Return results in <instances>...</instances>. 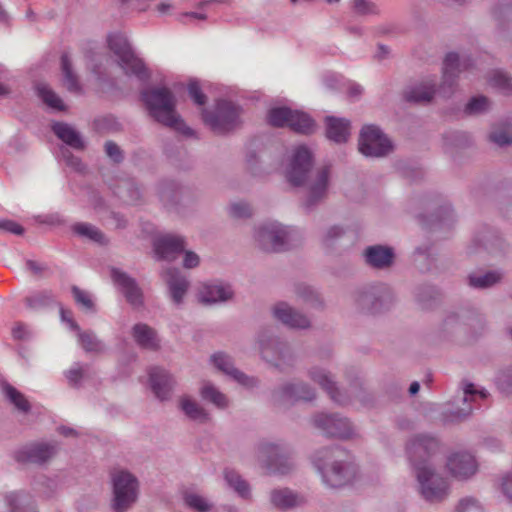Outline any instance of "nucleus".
Wrapping results in <instances>:
<instances>
[{
	"label": "nucleus",
	"instance_id": "f257e3e1",
	"mask_svg": "<svg viewBox=\"0 0 512 512\" xmlns=\"http://www.w3.org/2000/svg\"><path fill=\"white\" fill-rule=\"evenodd\" d=\"M313 158L308 148L297 147L286 169V179L294 187L307 186L308 195L303 203L306 211H311L325 198L329 182V167L320 168L312 174Z\"/></svg>",
	"mask_w": 512,
	"mask_h": 512
},
{
	"label": "nucleus",
	"instance_id": "f03ea898",
	"mask_svg": "<svg viewBox=\"0 0 512 512\" xmlns=\"http://www.w3.org/2000/svg\"><path fill=\"white\" fill-rule=\"evenodd\" d=\"M141 100L146 106L148 114L156 122L174 129L185 136L194 135L192 128L187 126L176 112V99L170 89L154 87L141 92Z\"/></svg>",
	"mask_w": 512,
	"mask_h": 512
},
{
	"label": "nucleus",
	"instance_id": "7ed1b4c3",
	"mask_svg": "<svg viewBox=\"0 0 512 512\" xmlns=\"http://www.w3.org/2000/svg\"><path fill=\"white\" fill-rule=\"evenodd\" d=\"M344 454V451L336 446L321 449L313 456V464L326 485L337 488L354 479L355 467L344 459Z\"/></svg>",
	"mask_w": 512,
	"mask_h": 512
},
{
	"label": "nucleus",
	"instance_id": "20e7f679",
	"mask_svg": "<svg viewBox=\"0 0 512 512\" xmlns=\"http://www.w3.org/2000/svg\"><path fill=\"white\" fill-rule=\"evenodd\" d=\"M242 109L227 100H218L213 110H202V120L211 131L218 135L228 134L241 125Z\"/></svg>",
	"mask_w": 512,
	"mask_h": 512
},
{
	"label": "nucleus",
	"instance_id": "39448f33",
	"mask_svg": "<svg viewBox=\"0 0 512 512\" xmlns=\"http://www.w3.org/2000/svg\"><path fill=\"white\" fill-rule=\"evenodd\" d=\"M108 47L117 56L118 64L128 76H135L141 81H147L150 73L142 59L132 50L127 38L121 34L108 36Z\"/></svg>",
	"mask_w": 512,
	"mask_h": 512
},
{
	"label": "nucleus",
	"instance_id": "423d86ee",
	"mask_svg": "<svg viewBox=\"0 0 512 512\" xmlns=\"http://www.w3.org/2000/svg\"><path fill=\"white\" fill-rule=\"evenodd\" d=\"M257 459L268 473L287 474L293 468L289 450L274 443H259L257 447Z\"/></svg>",
	"mask_w": 512,
	"mask_h": 512
},
{
	"label": "nucleus",
	"instance_id": "0eeeda50",
	"mask_svg": "<svg viewBox=\"0 0 512 512\" xmlns=\"http://www.w3.org/2000/svg\"><path fill=\"white\" fill-rule=\"evenodd\" d=\"M115 512H125L137 499L138 481L128 471H118L112 476Z\"/></svg>",
	"mask_w": 512,
	"mask_h": 512
},
{
	"label": "nucleus",
	"instance_id": "6e6552de",
	"mask_svg": "<svg viewBox=\"0 0 512 512\" xmlns=\"http://www.w3.org/2000/svg\"><path fill=\"white\" fill-rule=\"evenodd\" d=\"M359 151L366 157H384L393 150L390 139L376 125H365L361 129Z\"/></svg>",
	"mask_w": 512,
	"mask_h": 512
},
{
	"label": "nucleus",
	"instance_id": "1a4fd4ad",
	"mask_svg": "<svg viewBox=\"0 0 512 512\" xmlns=\"http://www.w3.org/2000/svg\"><path fill=\"white\" fill-rule=\"evenodd\" d=\"M393 296L388 286L377 284L365 287L357 292L356 304L366 313L376 314L389 308Z\"/></svg>",
	"mask_w": 512,
	"mask_h": 512
},
{
	"label": "nucleus",
	"instance_id": "9d476101",
	"mask_svg": "<svg viewBox=\"0 0 512 512\" xmlns=\"http://www.w3.org/2000/svg\"><path fill=\"white\" fill-rule=\"evenodd\" d=\"M421 496L430 503L443 501L449 494L447 480L434 472L432 467H420L416 473Z\"/></svg>",
	"mask_w": 512,
	"mask_h": 512
},
{
	"label": "nucleus",
	"instance_id": "9b49d317",
	"mask_svg": "<svg viewBox=\"0 0 512 512\" xmlns=\"http://www.w3.org/2000/svg\"><path fill=\"white\" fill-rule=\"evenodd\" d=\"M438 450L439 441L435 437L427 434L414 436L408 442L406 451L415 473L418 472L420 467H431L429 461Z\"/></svg>",
	"mask_w": 512,
	"mask_h": 512
},
{
	"label": "nucleus",
	"instance_id": "f8f14e48",
	"mask_svg": "<svg viewBox=\"0 0 512 512\" xmlns=\"http://www.w3.org/2000/svg\"><path fill=\"white\" fill-rule=\"evenodd\" d=\"M255 238L262 250L281 252L287 248L288 230L276 222L264 223L256 230Z\"/></svg>",
	"mask_w": 512,
	"mask_h": 512
},
{
	"label": "nucleus",
	"instance_id": "ddd939ff",
	"mask_svg": "<svg viewBox=\"0 0 512 512\" xmlns=\"http://www.w3.org/2000/svg\"><path fill=\"white\" fill-rule=\"evenodd\" d=\"M259 345L262 358L272 363L276 368L283 371L285 365H292L293 355L290 348L287 343L279 338L261 335L259 337Z\"/></svg>",
	"mask_w": 512,
	"mask_h": 512
},
{
	"label": "nucleus",
	"instance_id": "4468645a",
	"mask_svg": "<svg viewBox=\"0 0 512 512\" xmlns=\"http://www.w3.org/2000/svg\"><path fill=\"white\" fill-rule=\"evenodd\" d=\"M110 277L114 286L125 297L126 301L130 305L133 307H140L143 305V292L135 278L116 267H112L110 269Z\"/></svg>",
	"mask_w": 512,
	"mask_h": 512
},
{
	"label": "nucleus",
	"instance_id": "2eb2a0df",
	"mask_svg": "<svg viewBox=\"0 0 512 512\" xmlns=\"http://www.w3.org/2000/svg\"><path fill=\"white\" fill-rule=\"evenodd\" d=\"M313 424L330 437L348 439L353 436V428L348 419L338 414L319 413L313 417Z\"/></svg>",
	"mask_w": 512,
	"mask_h": 512
},
{
	"label": "nucleus",
	"instance_id": "dca6fc26",
	"mask_svg": "<svg viewBox=\"0 0 512 512\" xmlns=\"http://www.w3.org/2000/svg\"><path fill=\"white\" fill-rule=\"evenodd\" d=\"M471 66L472 59L470 57L460 59L457 53H448L443 61V80L440 86L441 93L444 95L451 94L459 73L463 70H467Z\"/></svg>",
	"mask_w": 512,
	"mask_h": 512
},
{
	"label": "nucleus",
	"instance_id": "f3484780",
	"mask_svg": "<svg viewBox=\"0 0 512 512\" xmlns=\"http://www.w3.org/2000/svg\"><path fill=\"white\" fill-rule=\"evenodd\" d=\"M57 452L53 444L34 443L26 445L13 453L14 459L19 463L44 464Z\"/></svg>",
	"mask_w": 512,
	"mask_h": 512
},
{
	"label": "nucleus",
	"instance_id": "a211bd4d",
	"mask_svg": "<svg viewBox=\"0 0 512 512\" xmlns=\"http://www.w3.org/2000/svg\"><path fill=\"white\" fill-rule=\"evenodd\" d=\"M446 466L449 473L458 480H467L475 475L478 470L475 457L468 452H458L450 455Z\"/></svg>",
	"mask_w": 512,
	"mask_h": 512
},
{
	"label": "nucleus",
	"instance_id": "6ab92c4d",
	"mask_svg": "<svg viewBox=\"0 0 512 512\" xmlns=\"http://www.w3.org/2000/svg\"><path fill=\"white\" fill-rule=\"evenodd\" d=\"M272 397L277 403L295 402L299 400L312 401L315 398V391L303 382L287 383L274 389Z\"/></svg>",
	"mask_w": 512,
	"mask_h": 512
},
{
	"label": "nucleus",
	"instance_id": "aec40b11",
	"mask_svg": "<svg viewBox=\"0 0 512 512\" xmlns=\"http://www.w3.org/2000/svg\"><path fill=\"white\" fill-rule=\"evenodd\" d=\"M309 376L329 395L333 402L339 405H346L350 402L349 396L339 391L333 376L325 369L313 367L309 371Z\"/></svg>",
	"mask_w": 512,
	"mask_h": 512
},
{
	"label": "nucleus",
	"instance_id": "412c9836",
	"mask_svg": "<svg viewBox=\"0 0 512 512\" xmlns=\"http://www.w3.org/2000/svg\"><path fill=\"white\" fill-rule=\"evenodd\" d=\"M184 237L166 234L154 242V250L160 259L172 261L185 251Z\"/></svg>",
	"mask_w": 512,
	"mask_h": 512
},
{
	"label": "nucleus",
	"instance_id": "4be33fe9",
	"mask_svg": "<svg viewBox=\"0 0 512 512\" xmlns=\"http://www.w3.org/2000/svg\"><path fill=\"white\" fill-rule=\"evenodd\" d=\"M149 383L156 398L165 401L170 398L175 381L165 369L152 367L149 370Z\"/></svg>",
	"mask_w": 512,
	"mask_h": 512
},
{
	"label": "nucleus",
	"instance_id": "5701e85b",
	"mask_svg": "<svg viewBox=\"0 0 512 512\" xmlns=\"http://www.w3.org/2000/svg\"><path fill=\"white\" fill-rule=\"evenodd\" d=\"M273 315L278 321L289 328L305 329L310 326V320L286 302L277 303L273 308Z\"/></svg>",
	"mask_w": 512,
	"mask_h": 512
},
{
	"label": "nucleus",
	"instance_id": "b1692460",
	"mask_svg": "<svg viewBox=\"0 0 512 512\" xmlns=\"http://www.w3.org/2000/svg\"><path fill=\"white\" fill-rule=\"evenodd\" d=\"M214 366L225 374L231 376L235 381L246 387H254L257 380L253 377L245 375L243 372L234 367L232 359L225 353L218 352L211 356Z\"/></svg>",
	"mask_w": 512,
	"mask_h": 512
},
{
	"label": "nucleus",
	"instance_id": "393cba45",
	"mask_svg": "<svg viewBox=\"0 0 512 512\" xmlns=\"http://www.w3.org/2000/svg\"><path fill=\"white\" fill-rule=\"evenodd\" d=\"M363 256L368 266L375 269H386L393 264L395 254L391 247L373 245L364 250Z\"/></svg>",
	"mask_w": 512,
	"mask_h": 512
},
{
	"label": "nucleus",
	"instance_id": "a878e982",
	"mask_svg": "<svg viewBox=\"0 0 512 512\" xmlns=\"http://www.w3.org/2000/svg\"><path fill=\"white\" fill-rule=\"evenodd\" d=\"M135 343L142 349L156 351L160 348V340L155 329L145 323H137L132 327Z\"/></svg>",
	"mask_w": 512,
	"mask_h": 512
},
{
	"label": "nucleus",
	"instance_id": "bb28decb",
	"mask_svg": "<svg viewBox=\"0 0 512 512\" xmlns=\"http://www.w3.org/2000/svg\"><path fill=\"white\" fill-rule=\"evenodd\" d=\"M4 500L10 512H39L33 496L28 492H9Z\"/></svg>",
	"mask_w": 512,
	"mask_h": 512
},
{
	"label": "nucleus",
	"instance_id": "cd10ccee",
	"mask_svg": "<svg viewBox=\"0 0 512 512\" xmlns=\"http://www.w3.org/2000/svg\"><path fill=\"white\" fill-rule=\"evenodd\" d=\"M326 136L329 140L342 144L350 136V121L346 118L327 116L325 118Z\"/></svg>",
	"mask_w": 512,
	"mask_h": 512
},
{
	"label": "nucleus",
	"instance_id": "c85d7f7f",
	"mask_svg": "<svg viewBox=\"0 0 512 512\" xmlns=\"http://www.w3.org/2000/svg\"><path fill=\"white\" fill-rule=\"evenodd\" d=\"M52 131L67 146L75 150L85 149V141L71 125L64 122H55L52 124Z\"/></svg>",
	"mask_w": 512,
	"mask_h": 512
},
{
	"label": "nucleus",
	"instance_id": "c756f323",
	"mask_svg": "<svg viewBox=\"0 0 512 512\" xmlns=\"http://www.w3.org/2000/svg\"><path fill=\"white\" fill-rule=\"evenodd\" d=\"M166 281L173 302L177 305L181 304L189 287L188 280L179 270L168 269L166 271Z\"/></svg>",
	"mask_w": 512,
	"mask_h": 512
},
{
	"label": "nucleus",
	"instance_id": "7c9ffc66",
	"mask_svg": "<svg viewBox=\"0 0 512 512\" xmlns=\"http://www.w3.org/2000/svg\"><path fill=\"white\" fill-rule=\"evenodd\" d=\"M435 87L436 83L434 80L416 84L405 90L404 98L407 102L411 103H429L435 95Z\"/></svg>",
	"mask_w": 512,
	"mask_h": 512
},
{
	"label": "nucleus",
	"instance_id": "2f4dec72",
	"mask_svg": "<svg viewBox=\"0 0 512 512\" xmlns=\"http://www.w3.org/2000/svg\"><path fill=\"white\" fill-rule=\"evenodd\" d=\"M233 291L229 285L221 283L205 284L200 292V299L203 303L213 304L224 302L232 298Z\"/></svg>",
	"mask_w": 512,
	"mask_h": 512
},
{
	"label": "nucleus",
	"instance_id": "473e14b6",
	"mask_svg": "<svg viewBox=\"0 0 512 512\" xmlns=\"http://www.w3.org/2000/svg\"><path fill=\"white\" fill-rule=\"evenodd\" d=\"M61 70L63 75V84L71 93H81L82 86L79 83L78 76L73 71L72 62L68 53L61 55Z\"/></svg>",
	"mask_w": 512,
	"mask_h": 512
},
{
	"label": "nucleus",
	"instance_id": "72a5a7b5",
	"mask_svg": "<svg viewBox=\"0 0 512 512\" xmlns=\"http://www.w3.org/2000/svg\"><path fill=\"white\" fill-rule=\"evenodd\" d=\"M71 230L76 235H78L82 238H86L92 242H95V243H98L101 245L108 244V239L106 238L104 233L99 228H97L96 226H94L92 224L78 222V223H75L74 225H72Z\"/></svg>",
	"mask_w": 512,
	"mask_h": 512
},
{
	"label": "nucleus",
	"instance_id": "f704fd0d",
	"mask_svg": "<svg viewBox=\"0 0 512 512\" xmlns=\"http://www.w3.org/2000/svg\"><path fill=\"white\" fill-rule=\"evenodd\" d=\"M271 503L280 509H288L299 505V496L290 489H275L270 493Z\"/></svg>",
	"mask_w": 512,
	"mask_h": 512
},
{
	"label": "nucleus",
	"instance_id": "c9c22d12",
	"mask_svg": "<svg viewBox=\"0 0 512 512\" xmlns=\"http://www.w3.org/2000/svg\"><path fill=\"white\" fill-rule=\"evenodd\" d=\"M180 409L184 414L193 421L206 423L210 417L207 411L201 407L196 401L189 397H182L180 400Z\"/></svg>",
	"mask_w": 512,
	"mask_h": 512
},
{
	"label": "nucleus",
	"instance_id": "e433bc0d",
	"mask_svg": "<svg viewBox=\"0 0 512 512\" xmlns=\"http://www.w3.org/2000/svg\"><path fill=\"white\" fill-rule=\"evenodd\" d=\"M288 127L296 133L311 134L315 130V122L308 114L294 110Z\"/></svg>",
	"mask_w": 512,
	"mask_h": 512
},
{
	"label": "nucleus",
	"instance_id": "4c0bfd02",
	"mask_svg": "<svg viewBox=\"0 0 512 512\" xmlns=\"http://www.w3.org/2000/svg\"><path fill=\"white\" fill-rule=\"evenodd\" d=\"M503 277L500 271H488L484 274H470L468 276L469 286L477 289H487L501 281Z\"/></svg>",
	"mask_w": 512,
	"mask_h": 512
},
{
	"label": "nucleus",
	"instance_id": "58836bf2",
	"mask_svg": "<svg viewBox=\"0 0 512 512\" xmlns=\"http://www.w3.org/2000/svg\"><path fill=\"white\" fill-rule=\"evenodd\" d=\"M1 391L4 396L20 411L28 412L31 406L25 396L18 391L14 386L8 382H3L0 385Z\"/></svg>",
	"mask_w": 512,
	"mask_h": 512
},
{
	"label": "nucleus",
	"instance_id": "ea45409f",
	"mask_svg": "<svg viewBox=\"0 0 512 512\" xmlns=\"http://www.w3.org/2000/svg\"><path fill=\"white\" fill-rule=\"evenodd\" d=\"M453 210L450 205L441 206L437 214L432 215L430 220L420 217V222L425 228L441 227L453 222Z\"/></svg>",
	"mask_w": 512,
	"mask_h": 512
},
{
	"label": "nucleus",
	"instance_id": "a19ab883",
	"mask_svg": "<svg viewBox=\"0 0 512 512\" xmlns=\"http://www.w3.org/2000/svg\"><path fill=\"white\" fill-rule=\"evenodd\" d=\"M224 478L228 486L239 496L242 498H248L250 496L249 484L236 471L226 469L224 472Z\"/></svg>",
	"mask_w": 512,
	"mask_h": 512
},
{
	"label": "nucleus",
	"instance_id": "79ce46f5",
	"mask_svg": "<svg viewBox=\"0 0 512 512\" xmlns=\"http://www.w3.org/2000/svg\"><path fill=\"white\" fill-rule=\"evenodd\" d=\"M200 395L203 400L211 402L220 409H224L228 406V400L226 396L209 382L203 384L200 389Z\"/></svg>",
	"mask_w": 512,
	"mask_h": 512
},
{
	"label": "nucleus",
	"instance_id": "37998d69",
	"mask_svg": "<svg viewBox=\"0 0 512 512\" xmlns=\"http://www.w3.org/2000/svg\"><path fill=\"white\" fill-rule=\"evenodd\" d=\"M36 89L38 96L50 108L58 111L66 109L62 99L47 84H38Z\"/></svg>",
	"mask_w": 512,
	"mask_h": 512
},
{
	"label": "nucleus",
	"instance_id": "c03bdc74",
	"mask_svg": "<svg viewBox=\"0 0 512 512\" xmlns=\"http://www.w3.org/2000/svg\"><path fill=\"white\" fill-rule=\"evenodd\" d=\"M294 110L288 107H275L269 110L267 121L273 127H285L289 125Z\"/></svg>",
	"mask_w": 512,
	"mask_h": 512
},
{
	"label": "nucleus",
	"instance_id": "a18cd8bd",
	"mask_svg": "<svg viewBox=\"0 0 512 512\" xmlns=\"http://www.w3.org/2000/svg\"><path fill=\"white\" fill-rule=\"evenodd\" d=\"M79 342L86 352L100 353L104 351L103 343L93 332H81L79 330Z\"/></svg>",
	"mask_w": 512,
	"mask_h": 512
},
{
	"label": "nucleus",
	"instance_id": "49530a36",
	"mask_svg": "<svg viewBox=\"0 0 512 512\" xmlns=\"http://www.w3.org/2000/svg\"><path fill=\"white\" fill-rule=\"evenodd\" d=\"M489 83L505 95L512 94V77L502 71H494L489 79Z\"/></svg>",
	"mask_w": 512,
	"mask_h": 512
},
{
	"label": "nucleus",
	"instance_id": "de8ad7c7",
	"mask_svg": "<svg viewBox=\"0 0 512 512\" xmlns=\"http://www.w3.org/2000/svg\"><path fill=\"white\" fill-rule=\"evenodd\" d=\"M352 8L357 15L361 16L378 15L380 13L378 5L371 0H352Z\"/></svg>",
	"mask_w": 512,
	"mask_h": 512
},
{
	"label": "nucleus",
	"instance_id": "09e8293b",
	"mask_svg": "<svg viewBox=\"0 0 512 512\" xmlns=\"http://www.w3.org/2000/svg\"><path fill=\"white\" fill-rule=\"evenodd\" d=\"M489 106L490 102L486 96L472 97L465 106V113L468 115L484 113L489 109Z\"/></svg>",
	"mask_w": 512,
	"mask_h": 512
},
{
	"label": "nucleus",
	"instance_id": "8fccbe9b",
	"mask_svg": "<svg viewBox=\"0 0 512 512\" xmlns=\"http://www.w3.org/2000/svg\"><path fill=\"white\" fill-rule=\"evenodd\" d=\"M295 293L299 299L311 306H315L319 302L318 294L306 284H297Z\"/></svg>",
	"mask_w": 512,
	"mask_h": 512
},
{
	"label": "nucleus",
	"instance_id": "3c124183",
	"mask_svg": "<svg viewBox=\"0 0 512 512\" xmlns=\"http://www.w3.org/2000/svg\"><path fill=\"white\" fill-rule=\"evenodd\" d=\"M185 504L196 512H208L209 503L202 496L194 493H188L184 496Z\"/></svg>",
	"mask_w": 512,
	"mask_h": 512
},
{
	"label": "nucleus",
	"instance_id": "603ef678",
	"mask_svg": "<svg viewBox=\"0 0 512 512\" xmlns=\"http://www.w3.org/2000/svg\"><path fill=\"white\" fill-rule=\"evenodd\" d=\"M71 291L74 296L75 302L79 306H81L84 310L89 311V312L95 311L94 302L87 292L81 290L77 286H72Z\"/></svg>",
	"mask_w": 512,
	"mask_h": 512
},
{
	"label": "nucleus",
	"instance_id": "864d4df0",
	"mask_svg": "<svg viewBox=\"0 0 512 512\" xmlns=\"http://www.w3.org/2000/svg\"><path fill=\"white\" fill-rule=\"evenodd\" d=\"M88 365H82L80 363H75L68 371H66L65 375L69 382V384L73 387H79L82 378L84 377V373Z\"/></svg>",
	"mask_w": 512,
	"mask_h": 512
},
{
	"label": "nucleus",
	"instance_id": "5fc2aeb1",
	"mask_svg": "<svg viewBox=\"0 0 512 512\" xmlns=\"http://www.w3.org/2000/svg\"><path fill=\"white\" fill-rule=\"evenodd\" d=\"M60 154L66 165L73 170L77 172H83L85 170V165L82 163L81 159L75 156L68 148L62 146L60 148Z\"/></svg>",
	"mask_w": 512,
	"mask_h": 512
},
{
	"label": "nucleus",
	"instance_id": "6e6d98bb",
	"mask_svg": "<svg viewBox=\"0 0 512 512\" xmlns=\"http://www.w3.org/2000/svg\"><path fill=\"white\" fill-rule=\"evenodd\" d=\"M188 94L193 102L198 106H204L207 102V96L202 92L199 83L195 80L188 83Z\"/></svg>",
	"mask_w": 512,
	"mask_h": 512
},
{
	"label": "nucleus",
	"instance_id": "4d7b16f0",
	"mask_svg": "<svg viewBox=\"0 0 512 512\" xmlns=\"http://www.w3.org/2000/svg\"><path fill=\"white\" fill-rule=\"evenodd\" d=\"M496 385L501 393L512 394V372L509 370L501 371L496 377Z\"/></svg>",
	"mask_w": 512,
	"mask_h": 512
},
{
	"label": "nucleus",
	"instance_id": "13d9d810",
	"mask_svg": "<svg viewBox=\"0 0 512 512\" xmlns=\"http://www.w3.org/2000/svg\"><path fill=\"white\" fill-rule=\"evenodd\" d=\"M436 291L431 286L421 287L417 290L416 298L423 308H429L435 300Z\"/></svg>",
	"mask_w": 512,
	"mask_h": 512
},
{
	"label": "nucleus",
	"instance_id": "bf43d9fd",
	"mask_svg": "<svg viewBox=\"0 0 512 512\" xmlns=\"http://www.w3.org/2000/svg\"><path fill=\"white\" fill-rule=\"evenodd\" d=\"M230 215L236 219H245L252 216V209L246 202H236L230 206Z\"/></svg>",
	"mask_w": 512,
	"mask_h": 512
},
{
	"label": "nucleus",
	"instance_id": "052dcab7",
	"mask_svg": "<svg viewBox=\"0 0 512 512\" xmlns=\"http://www.w3.org/2000/svg\"><path fill=\"white\" fill-rule=\"evenodd\" d=\"M456 512H483V509L475 498L465 497L459 501Z\"/></svg>",
	"mask_w": 512,
	"mask_h": 512
},
{
	"label": "nucleus",
	"instance_id": "680f3d73",
	"mask_svg": "<svg viewBox=\"0 0 512 512\" xmlns=\"http://www.w3.org/2000/svg\"><path fill=\"white\" fill-rule=\"evenodd\" d=\"M463 402L466 404L471 402L476 395H480L481 398L487 397V392L485 390H477L472 383H466L463 388Z\"/></svg>",
	"mask_w": 512,
	"mask_h": 512
},
{
	"label": "nucleus",
	"instance_id": "e2e57ef3",
	"mask_svg": "<svg viewBox=\"0 0 512 512\" xmlns=\"http://www.w3.org/2000/svg\"><path fill=\"white\" fill-rule=\"evenodd\" d=\"M489 138L500 147H504L512 143V135L504 130L491 133Z\"/></svg>",
	"mask_w": 512,
	"mask_h": 512
},
{
	"label": "nucleus",
	"instance_id": "0e129e2a",
	"mask_svg": "<svg viewBox=\"0 0 512 512\" xmlns=\"http://www.w3.org/2000/svg\"><path fill=\"white\" fill-rule=\"evenodd\" d=\"M471 413L472 407L470 405H466L465 408H457L455 410L447 411L445 416L449 421H460L468 417Z\"/></svg>",
	"mask_w": 512,
	"mask_h": 512
},
{
	"label": "nucleus",
	"instance_id": "69168bd1",
	"mask_svg": "<svg viewBox=\"0 0 512 512\" xmlns=\"http://www.w3.org/2000/svg\"><path fill=\"white\" fill-rule=\"evenodd\" d=\"M0 230L9 232L15 235H22L24 228L13 220L1 219L0 218Z\"/></svg>",
	"mask_w": 512,
	"mask_h": 512
},
{
	"label": "nucleus",
	"instance_id": "338daca9",
	"mask_svg": "<svg viewBox=\"0 0 512 512\" xmlns=\"http://www.w3.org/2000/svg\"><path fill=\"white\" fill-rule=\"evenodd\" d=\"M106 154L115 162L119 163L123 159L122 152L119 146L113 141H107L105 143Z\"/></svg>",
	"mask_w": 512,
	"mask_h": 512
},
{
	"label": "nucleus",
	"instance_id": "774afa93",
	"mask_svg": "<svg viewBox=\"0 0 512 512\" xmlns=\"http://www.w3.org/2000/svg\"><path fill=\"white\" fill-rule=\"evenodd\" d=\"M344 230L340 226H332L326 232L323 242L326 246H331L335 239L341 237Z\"/></svg>",
	"mask_w": 512,
	"mask_h": 512
}]
</instances>
